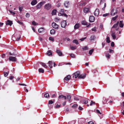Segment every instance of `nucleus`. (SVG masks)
<instances>
[{"label": "nucleus", "mask_w": 124, "mask_h": 124, "mask_svg": "<svg viewBox=\"0 0 124 124\" xmlns=\"http://www.w3.org/2000/svg\"><path fill=\"white\" fill-rule=\"evenodd\" d=\"M46 2L45 1H42L39 3L36 6V7L37 9H40L41 7Z\"/></svg>", "instance_id": "1"}, {"label": "nucleus", "mask_w": 124, "mask_h": 124, "mask_svg": "<svg viewBox=\"0 0 124 124\" xmlns=\"http://www.w3.org/2000/svg\"><path fill=\"white\" fill-rule=\"evenodd\" d=\"M117 10L116 8H113L111 11V15L112 16H114L117 14Z\"/></svg>", "instance_id": "2"}, {"label": "nucleus", "mask_w": 124, "mask_h": 124, "mask_svg": "<svg viewBox=\"0 0 124 124\" xmlns=\"http://www.w3.org/2000/svg\"><path fill=\"white\" fill-rule=\"evenodd\" d=\"M51 8V5L50 3H48L46 4L44 6V8L47 10H49Z\"/></svg>", "instance_id": "3"}, {"label": "nucleus", "mask_w": 124, "mask_h": 124, "mask_svg": "<svg viewBox=\"0 0 124 124\" xmlns=\"http://www.w3.org/2000/svg\"><path fill=\"white\" fill-rule=\"evenodd\" d=\"M61 26L62 28H65L67 25V22L66 21L64 20L61 23Z\"/></svg>", "instance_id": "4"}, {"label": "nucleus", "mask_w": 124, "mask_h": 124, "mask_svg": "<svg viewBox=\"0 0 124 124\" xmlns=\"http://www.w3.org/2000/svg\"><path fill=\"white\" fill-rule=\"evenodd\" d=\"M48 64H49V66L50 67V68H52V65L54 64V66L55 67L56 64L54 63L52 61H49L48 62Z\"/></svg>", "instance_id": "5"}, {"label": "nucleus", "mask_w": 124, "mask_h": 124, "mask_svg": "<svg viewBox=\"0 0 124 124\" xmlns=\"http://www.w3.org/2000/svg\"><path fill=\"white\" fill-rule=\"evenodd\" d=\"M80 74V72L79 71H78L74 73L73 74V77H75V78H76Z\"/></svg>", "instance_id": "6"}, {"label": "nucleus", "mask_w": 124, "mask_h": 124, "mask_svg": "<svg viewBox=\"0 0 124 124\" xmlns=\"http://www.w3.org/2000/svg\"><path fill=\"white\" fill-rule=\"evenodd\" d=\"M9 59L10 61H12L13 62H16L17 60V59L15 57L11 56H9Z\"/></svg>", "instance_id": "7"}, {"label": "nucleus", "mask_w": 124, "mask_h": 124, "mask_svg": "<svg viewBox=\"0 0 124 124\" xmlns=\"http://www.w3.org/2000/svg\"><path fill=\"white\" fill-rule=\"evenodd\" d=\"M52 25L53 27L54 28L56 29H58L59 25L57 24L56 23L53 22L52 23Z\"/></svg>", "instance_id": "8"}, {"label": "nucleus", "mask_w": 124, "mask_h": 124, "mask_svg": "<svg viewBox=\"0 0 124 124\" xmlns=\"http://www.w3.org/2000/svg\"><path fill=\"white\" fill-rule=\"evenodd\" d=\"M58 98L60 100H61L62 99L66 100V97L62 95H61L59 96Z\"/></svg>", "instance_id": "9"}, {"label": "nucleus", "mask_w": 124, "mask_h": 124, "mask_svg": "<svg viewBox=\"0 0 124 124\" xmlns=\"http://www.w3.org/2000/svg\"><path fill=\"white\" fill-rule=\"evenodd\" d=\"M99 13V9L96 8L94 12V15L95 16H98Z\"/></svg>", "instance_id": "10"}, {"label": "nucleus", "mask_w": 124, "mask_h": 124, "mask_svg": "<svg viewBox=\"0 0 124 124\" xmlns=\"http://www.w3.org/2000/svg\"><path fill=\"white\" fill-rule=\"evenodd\" d=\"M86 75V74L85 73L81 74L79 75L78 78L79 79H84Z\"/></svg>", "instance_id": "11"}, {"label": "nucleus", "mask_w": 124, "mask_h": 124, "mask_svg": "<svg viewBox=\"0 0 124 124\" xmlns=\"http://www.w3.org/2000/svg\"><path fill=\"white\" fill-rule=\"evenodd\" d=\"M94 21V18L93 16H91L89 17V21L90 22H93Z\"/></svg>", "instance_id": "12"}, {"label": "nucleus", "mask_w": 124, "mask_h": 124, "mask_svg": "<svg viewBox=\"0 0 124 124\" xmlns=\"http://www.w3.org/2000/svg\"><path fill=\"white\" fill-rule=\"evenodd\" d=\"M69 2L68 1H66L64 3V5L67 8L69 7Z\"/></svg>", "instance_id": "13"}, {"label": "nucleus", "mask_w": 124, "mask_h": 124, "mask_svg": "<svg viewBox=\"0 0 124 124\" xmlns=\"http://www.w3.org/2000/svg\"><path fill=\"white\" fill-rule=\"evenodd\" d=\"M12 24L13 22L12 21H10L9 20H7L6 23V25H10V26L12 25Z\"/></svg>", "instance_id": "14"}, {"label": "nucleus", "mask_w": 124, "mask_h": 124, "mask_svg": "<svg viewBox=\"0 0 124 124\" xmlns=\"http://www.w3.org/2000/svg\"><path fill=\"white\" fill-rule=\"evenodd\" d=\"M56 52L59 56H61L62 55V54L60 50H56Z\"/></svg>", "instance_id": "15"}, {"label": "nucleus", "mask_w": 124, "mask_h": 124, "mask_svg": "<svg viewBox=\"0 0 124 124\" xmlns=\"http://www.w3.org/2000/svg\"><path fill=\"white\" fill-rule=\"evenodd\" d=\"M37 3V1L36 0H33L32 1L31 4L32 6H34Z\"/></svg>", "instance_id": "16"}, {"label": "nucleus", "mask_w": 124, "mask_h": 124, "mask_svg": "<svg viewBox=\"0 0 124 124\" xmlns=\"http://www.w3.org/2000/svg\"><path fill=\"white\" fill-rule=\"evenodd\" d=\"M80 26L79 23H76L74 26V29H77L79 28V27Z\"/></svg>", "instance_id": "17"}, {"label": "nucleus", "mask_w": 124, "mask_h": 124, "mask_svg": "<svg viewBox=\"0 0 124 124\" xmlns=\"http://www.w3.org/2000/svg\"><path fill=\"white\" fill-rule=\"evenodd\" d=\"M119 26L121 28H122L124 26V23L123 21H120L119 23Z\"/></svg>", "instance_id": "18"}, {"label": "nucleus", "mask_w": 124, "mask_h": 124, "mask_svg": "<svg viewBox=\"0 0 124 124\" xmlns=\"http://www.w3.org/2000/svg\"><path fill=\"white\" fill-rule=\"evenodd\" d=\"M71 77L70 75H69L65 77L64 79L66 81H68L70 79Z\"/></svg>", "instance_id": "19"}, {"label": "nucleus", "mask_w": 124, "mask_h": 124, "mask_svg": "<svg viewBox=\"0 0 124 124\" xmlns=\"http://www.w3.org/2000/svg\"><path fill=\"white\" fill-rule=\"evenodd\" d=\"M119 24V22L118 21L117 22V23H115L114 24V25L112 27V28H116L118 26V24Z\"/></svg>", "instance_id": "20"}, {"label": "nucleus", "mask_w": 124, "mask_h": 124, "mask_svg": "<svg viewBox=\"0 0 124 124\" xmlns=\"http://www.w3.org/2000/svg\"><path fill=\"white\" fill-rule=\"evenodd\" d=\"M107 101L108 100L106 99V98L105 97H103L102 102L103 104L106 103Z\"/></svg>", "instance_id": "21"}, {"label": "nucleus", "mask_w": 124, "mask_h": 124, "mask_svg": "<svg viewBox=\"0 0 124 124\" xmlns=\"http://www.w3.org/2000/svg\"><path fill=\"white\" fill-rule=\"evenodd\" d=\"M71 98V96L70 95H68L67 96V97H66V99H67L68 101L70 102H71L70 101V100Z\"/></svg>", "instance_id": "22"}, {"label": "nucleus", "mask_w": 124, "mask_h": 124, "mask_svg": "<svg viewBox=\"0 0 124 124\" xmlns=\"http://www.w3.org/2000/svg\"><path fill=\"white\" fill-rule=\"evenodd\" d=\"M47 54V55L49 56H50L52 55V51L50 50L48 51Z\"/></svg>", "instance_id": "23"}, {"label": "nucleus", "mask_w": 124, "mask_h": 124, "mask_svg": "<svg viewBox=\"0 0 124 124\" xmlns=\"http://www.w3.org/2000/svg\"><path fill=\"white\" fill-rule=\"evenodd\" d=\"M39 71L40 73H43L44 72V70L43 69L40 68L39 69Z\"/></svg>", "instance_id": "24"}, {"label": "nucleus", "mask_w": 124, "mask_h": 124, "mask_svg": "<svg viewBox=\"0 0 124 124\" xmlns=\"http://www.w3.org/2000/svg\"><path fill=\"white\" fill-rule=\"evenodd\" d=\"M89 9L87 8H85L84 9V11L85 13H87L89 11Z\"/></svg>", "instance_id": "25"}, {"label": "nucleus", "mask_w": 124, "mask_h": 124, "mask_svg": "<svg viewBox=\"0 0 124 124\" xmlns=\"http://www.w3.org/2000/svg\"><path fill=\"white\" fill-rule=\"evenodd\" d=\"M95 39V37L93 35H92L91 36L90 40L91 41H92L93 40H94Z\"/></svg>", "instance_id": "26"}, {"label": "nucleus", "mask_w": 124, "mask_h": 124, "mask_svg": "<svg viewBox=\"0 0 124 124\" xmlns=\"http://www.w3.org/2000/svg\"><path fill=\"white\" fill-rule=\"evenodd\" d=\"M73 43L76 44V45H78L79 44V43L77 40L74 39L73 41Z\"/></svg>", "instance_id": "27"}, {"label": "nucleus", "mask_w": 124, "mask_h": 124, "mask_svg": "<svg viewBox=\"0 0 124 124\" xmlns=\"http://www.w3.org/2000/svg\"><path fill=\"white\" fill-rule=\"evenodd\" d=\"M81 23L82 24L84 25H87L88 24L87 23L84 21H82Z\"/></svg>", "instance_id": "28"}, {"label": "nucleus", "mask_w": 124, "mask_h": 124, "mask_svg": "<svg viewBox=\"0 0 124 124\" xmlns=\"http://www.w3.org/2000/svg\"><path fill=\"white\" fill-rule=\"evenodd\" d=\"M55 31L54 29H52L50 31V33L51 34H54L55 33Z\"/></svg>", "instance_id": "29"}, {"label": "nucleus", "mask_w": 124, "mask_h": 124, "mask_svg": "<svg viewBox=\"0 0 124 124\" xmlns=\"http://www.w3.org/2000/svg\"><path fill=\"white\" fill-rule=\"evenodd\" d=\"M40 64L42 65V66H43L45 68H47V66L46 65L45 63L43 62H40Z\"/></svg>", "instance_id": "30"}, {"label": "nucleus", "mask_w": 124, "mask_h": 124, "mask_svg": "<svg viewBox=\"0 0 124 124\" xmlns=\"http://www.w3.org/2000/svg\"><path fill=\"white\" fill-rule=\"evenodd\" d=\"M56 10L54 9L53 10L52 12V15H55L56 14Z\"/></svg>", "instance_id": "31"}, {"label": "nucleus", "mask_w": 124, "mask_h": 124, "mask_svg": "<svg viewBox=\"0 0 124 124\" xmlns=\"http://www.w3.org/2000/svg\"><path fill=\"white\" fill-rule=\"evenodd\" d=\"M82 49L83 51L87 50L88 49V47L87 46H85L82 48Z\"/></svg>", "instance_id": "32"}, {"label": "nucleus", "mask_w": 124, "mask_h": 124, "mask_svg": "<svg viewBox=\"0 0 124 124\" xmlns=\"http://www.w3.org/2000/svg\"><path fill=\"white\" fill-rule=\"evenodd\" d=\"M44 96L46 98H49V95L48 93H46L44 94Z\"/></svg>", "instance_id": "33"}, {"label": "nucleus", "mask_w": 124, "mask_h": 124, "mask_svg": "<svg viewBox=\"0 0 124 124\" xmlns=\"http://www.w3.org/2000/svg\"><path fill=\"white\" fill-rule=\"evenodd\" d=\"M76 122L75 120H73L68 122L69 124H75Z\"/></svg>", "instance_id": "34"}, {"label": "nucleus", "mask_w": 124, "mask_h": 124, "mask_svg": "<svg viewBox=\"0 0 124 124\" xmlns=\"http://www.w3.org/2000/svg\"><path fill=\"white\" fill-rule=\"evenodd\" d=\"M106 42L108 43H109L110 41V39L109 37L108 36L106 39Z\"/></svg>", "instance_id": "35"}, {"label": "nucleus", "mask_w": 124, "mask_h": 124, "mask_svg": "<svg viewBox=\"0 0 124 124\" xmlns=\"http://www.w3.org/2000/svg\"><path fill=\"white\" fill-rule=\"evenodd\" d=\"M111 36L113 39H115L116 38V36L115 35V33H113L112 34Z\"/></svg>", "instance_id": "36"}, {"label": "nucleus", "mask_w": 124, "mask_h": 124, "mask_svg": "<svg viewBox=\"0 0 124 124\" xmlns=\"http://www.w3.org/2000/svg\"><path fill=\"white\" fill-rule=\"evenodd\" d=\"M9 73V71L7 72H4V76L6 77L7 76Z\"/></svg>", "instance_id": "37"}, {"label": "nucleus", "mask_w": 124, "mask_h": 124, "mask_svg": "<svg viewBox=\"0 0 124 124\" xmlns=\"http://www.w3.org/2000/svg\"><path fill=\"white\" fill-rule=\"evenodd\" d=\"M43 31V29L42 28H39L38 30V31L39 32L41 33Z\"/></svg>", "instance_id": "38"}, {"label": "nucleus", "mask_w": 124, "mask_h": 124, "mask_svg": "<svg viewBox=\"0 0 124 124\" xmlns=\"http://www.w3.org/2000/svg\"><path fill=\"white\" fill-rule=\"evenodd\" d=\"M94 50L93 49H92L90 50L89 52V53L90 55H91L93 52Z\"/></svg>", "instance_id": "39"}, {"label": "nucleus", "mask_w": 124, "mask_h": 124, "mask_svg": "<svg viewBox=\"0 0 124 124\" xmlns=\"http://www.w3.org/2000/svg\"><path fill=\"white\" fill-rule=\"evenodd\" d=\"M118 17V15H116L115 16L112 18V20L113 21L115 20Z\"/></svg>", "instance_id": "40"}, {"label": "nucleus", "mask_w": 124, "mask_h": 124, "mask_svg": "<svg viewBox=\"0 0 124 124\" xmlns=\"http://www.w3.org/2000/svg\"><path fill=\"white\" fill-rule=\"evenodd\" d=\"M69 55L72 58H75V55L73 54H69Z\"/></svg>", "instance_id": "41"}, {"label": "nucleus", "mask_w": 124, "mask_h": 124, "mask_svg": "<svg viewBox=\"0 0 124 124\" xmlns=\"http://www.w3.org/2000/svg\"><path fill=\"white\" fill-rule=\"evenodd\" d=\"M70 48L72 50H74L77 48L75 46H71L70 47Z\"/></svg>", "instance_id": "42"}, {"label": "nucleus", "mask_w": 124, "mask_h": 124, "mask_svg": "<svg viewBox=\"0 0 124 124\" xmlns=\"http://www.w3.org/2000/svg\"><path fill=\"white\" fill-rule=\"evenodd\" d=\"M23 8V7L19 6V9L20 12H21Z\"/></svg>", "instance_id": "43"}, {"label": "nucleus", "mask_w": 124, "mask_h": 124, "mask_svg": "<svg viewBox=\"0 0 124 124\" xmlns=\"http://www.w3.org/2000/svg\"><path fill=\"white\" fill-rule=\"evenodd\" d=\"M54 103V102L52 100H49L48 102V104H52L53 103Z\"/></svg>", "instance_id": "44"}, {"label": "nucleus", "mask_w": 124, "mask_h": 124, "mask_svg": "<svg viewBox=\"0 0 124 124\" xmlns=\"http://www.w3.org/2000/svg\"><path fill=\"white\" fill-rule=\"evenodd\" d=\"M55 21L56 22H58L60 20V19L59 18L56 17L55 19Z\"/></svg>", "instance_id": "45"}, {"label": "nucleus", "mask_w": 124, "mask_h": 124, "mask_svg": "<svg viewBox=\"0 0 124 124\" xmlns=\"http://www.w3.org/2000/svg\"><path fill=\"white\" fill-rule=\"evenodd\" d=\"M32 24L33 25H36L37 24V23H36L34 21H33L32 22Z\"/></svg>", "instance_id": "46"}, {"label": "nucleus", "mask_w": 124, "mask_h": 124, "mask_svg": "<svg viewBox=\"0 0 124 124\" xmlns=\"http://www.w3.org/2000/svg\"><path fill=\"white\" fill-rule=\"evenodd\" d=\"M88 102V101H86L85 100H84L83 101V103L85 104H86Z\"/></svg>", "instance_id": "47"}, {"label": "nucleus", "mask_w": 124, "mask_h": 124, "mask_svg": "<svg viewBox=\"0 0 124 124\" xmlns=\"http://www.w3.org/2000/svg\"><path fill=\"white\" fill-rule=\"evenodd\" d=\"M25 16L26 17L28 18L29 17L30 15L28 13H27L26 14Z\"/></svg>", "instance_id": "48"}, {"label": "nucleus", "mask_w": 124, "mask_h": 124, "mask_svg": "<svg viewBox=\"0 0 124 124\" xmlns=\"http://www.w3.org/2000/svg\"><path fill=\"white\" fill-rule=\"evenodd\" d=\"M109 15V13H106L103 14V17H106L108 16Z\"/></svg>", "instance_id": "49"}, {"label": "nucleus", "mask_w": 124, "mask_h": 124, "mask_svg": "<svg viewBox=\"0 0 124 124\" xmlns=\"http://www.w3.org/2000/svg\"><path fill=\"white\" fill-rule=\"evenodd\" d=\"M49 39L52 41H54V39L53 38H52L51 37H49Z\"/></svg>", "instance_id": "50"}, {"label": "nucleus", "mask_w": 124, "mask_h": 124, "mask_svg": "<svg viewBox=\"0 0 124 124\" xmlns=\"http://www.w3.org/2000/svg\"><path fill=\"white\" fill-rule=\"evenodd\" d=\"M62 15L66 17H67V15L66 14L64 13H62Z\"/></svg>", "instance_id": "51"}, {"label": "nucleus", "mask_w": 124, "mask_h": 124, "mask_svg": "<svg viewBox=\"0 0 124 124\" xmlns=\"http://www.w3.org/2000/svg\"><path fill=\"white\" fill-rule=\"evenodd\" d=\"M86 38V37H84V38H82L81 39H80L79 40L81 41H84Z\"/></svg>", "instance_id": "52"}, {"label": "nucleus", "mask_w": 124, "mask_h": 124, "mask_svg": "<svg viewBox=\"0 0 124 124\" xmlns=\"http://www.w3.org/2000/svg\"><path fill=\"white\" fill-rule=\"evenodd\" d=\"M95 103L94 102H93L92 101H91V102L90 103V106H91L93 104H94Z\"/></svg>", "instance_id": "53"}, {"label": "nucleus", "mask_w": 124, "mask_h": 124, "mask_svg": "<svg viewBox=\"0 0 124 124\" xmlns=\"http://www.w3.org/2000/svg\"><path fill=\"white\" fill-rule=\"evenodd\" d=\"M85 2H82L80 4V6H82L83 5H85Z\"/></svg>", "instance_id": "54"}, {"label": "nucleus", "mask_w": 124, "mask_h": 124, "mask_svg": "<svg viewBox=\"0 0 124 124\" xmlns=\"http://www.w3.org/2000/svg\"><path fill=\"white\" fill-rule=\"evenodd\" d=\"M78 105L77 104H74L72 106V107L73 108H76Z\"/></svg>", "instance_id": "55"}, {"label": "nucleus", "mask_w": 124, "mask_h": 124, "mask_svg": "<svg viewBox=\"0 0 124 124\" xmlns=\"http://www.w3.org/2000/svg\"><path fill=\"white\" fill-rule=\"evenodd\" d=\"M110 55L109 54H106V57L107 58H109L110 57Z\"/></svg>", "instance_id": "56"}, {"label": "nucleus", "mask_w": 124, "mask_h": 124, "mask_svg": "<svg viewBox=\"0 0 124 124\" xmlns=\"http://www.w3.org/2000/svg\"><path fill=\"white\" fill-rule=\"evenodd\" d=\"M96 112L98 114H101V113L100 112V111L98 109H97L96 110Z\"/></svg>", "instance_id": "57"}, {"label": "nucleus", "mask_w": 124, "mask_h": 124, "mask_svg": "<svg viewBox=\"0 0 124 124\" xmlns=\"http://www.w3.org/2000/svg\"><path fill=\"white\" fill-rule=\"evenodd\" d=\"M78 109L79 110H82L83 109V108L81 107L80 106H79V107Z\"/></svg>", "instance_id": "58"}, {"label": "nucleus", "mask_w": 124, "mask_h": 124, "mask_svg": "<svg viewBox=\"0 0 124 124\" xmlns=\"http://www.w3.org/2000/svg\"><path fill=\"white\" fill-rule=\"evenodd\" d=\"M14 78V77L12 76H11L9 78V79L11 80H12Z\"/></svg>", "instance_id": "59"}, {"label": "nucleus", "mask_w": 124, "mask_h": 124, "mask_svg": "<svg viewBox=\"0 0 124 124\" xmlns=\"http://www.w3.org/2000/svg\"><path fill=\"white\" fill-rule=\"evenodd\" d=\"M92 31H95L96 30V28L95 27H94V28H92Z\"/></svg>", "instance_id": "60"}, {"label": "nucleus", "mask_w": 124, "mask_h": 124, "mask_svg": "<svg viewBox=\"0 0 124 124\" xmlns=\"http://www.w3.org/2000/svg\"><path fill=\"white\" fill-rule=\"evenodd\" d=\"M88 124H94V123L92 121H90L88 122Z\"/></svg>", "instance_id": "61"}, {"label": "nucleus", "mask_w": 124, "mask_h": 124, "mask_svg": "<svg viewBox=\"0 0 124 124\" xmlns=\"http://www.w3.org/2000/svg\"><path fill=\"white\" fill-rule=\"evenodd\" d=\"M17 22L21 24H23V23L22 22H21L19 21H17Z\"/></svg>", "instance_id": "62"}, {"label": "nucleus", "mask_w": 124, "mask_h": 124, "mask_svg": "<svg viewBox=\"0 0 124 124\" xmlns=\"http://www.w3.org/2000/svg\"><path fill=\"white\" fill-rule=\"evenodd\" d=\"M109 52L110 53H113L114 51L110 49H109Z\"/></svg>", "instance_id": "63"}, {"label": "nucleus", "mask_w": 124, "mask_h": 124, "mask_svg": "<svg viewBox=\"0 0 124 124\" xmlns=\"http://www.w3.org/2000/svg\"><path fill=\"white\" fill-rule=\"evenodd\" d=\"M111 46L112 47H113L114 46V43L113 42H112L111 44Z\"/></svg>", "instance_id": "64"}]
</instances>
